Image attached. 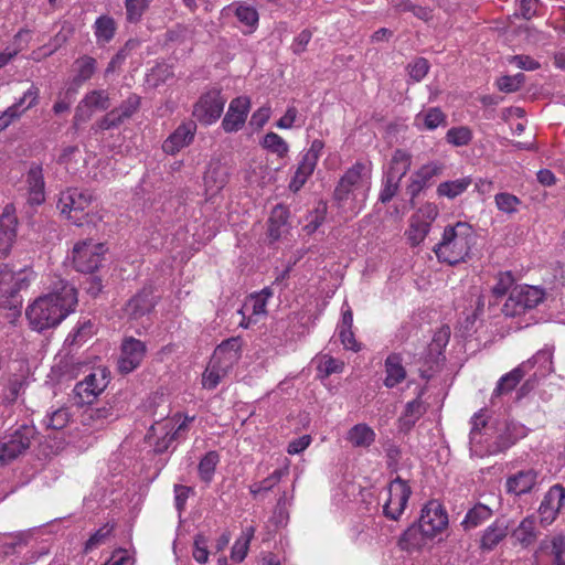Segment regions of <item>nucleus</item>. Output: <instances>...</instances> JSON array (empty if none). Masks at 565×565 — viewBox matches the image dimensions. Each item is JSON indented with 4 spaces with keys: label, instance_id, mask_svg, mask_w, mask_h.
Masks as SVG:
<instances>
[{
    "label": "nucleus",
    "instance_id": "obj_1",
    "mask_svg": "<svg viewBox=\"0 0 565 565\" xmlns=\"http://www.w3.org/2000/svg\"><path fill=\"white\" fill-rule=\"evenodd\" d=\"M50 288L47 295L39 297L26 309L32 329L39 332L60 324L77 305L76 288L67 280L56 278Z\"/></svg>",
    "mask_w": 565,
    "mask_h": 565
},
{
    "label": "nucleus",
    "instance_id": "obj_2",
    "mask_svg": "<svg viewBox=\"0 0 565 565\" xmlns=\"http://www.w3.org/2000/svg\"><path fill=\"white\" fill-rule=\"evenodd\" d=\"M35 278L30 266L15 267L0 265V308L14 309L19 312L22 306L20 292L29 288Z\"/></svg>",
    "mask_w": 565,
    "mask_h": 565
},
{
    "label": "nucleus",
    "instance_id": "obj_3",
    "mask_svg": "<svg viewBox=\"0 0 565 565\" xmlns=\"http://www.w3.org/2000/svg\"><path fill=\"white\" fill-rule=\"evenodd\" d=\"M191 420L193 417H185L177 425L174 418L161 417L150 426L146 439L153 447L156 454H163L170 448L174 450L178 441L185 437L188 422Z\"/></svg>",
    "mask_w": 565,
    "mask_h": 565
},
{
    "label": "nucleus",
    "instance_id": "obj_4",
    "mask_svg": "<svg viewBox=\"0 0 565 565\" xmlns=\"http://www.w3.org/2000/svg\"><path fill=\"white\" fill-rule=\"evenodd\" d=\"M92 201L93 195L89 191L71 188L61 192L56 206L67 220L77 226H83L92 222L86 211Z\"/></svg>",
    "mask_w": 565,
    "mask_h": 565
},
{
    "label": "nucleus",
    "instance_id": "obj_5",
    "mask_svg": "<svg viewBox=\"0 0 565 565\" xmlns=\"http://www.w3.org/2000/svg\"><path fill=\"white\" fill-rule=\"evenodd\" d=\"M545 298V291L536 286H515L502 307L505 317H516L537 307Z\"/></svg>",
    "mask_w": 565,
    "mask_h": 565
},
{
    "label": "nucleus",
    "instance_id": "obj_6",
    "mask_svg": "<svg viewBox=\"0 0 565 565\" xmlns=\"http://www.w3.org/2000/svg\"><path fill=\"white\" fill-rule=\"evenodd\" d=\"M109 383L106 369L98 367L78 382L73 390V402L77 406L90 405Z\"/></svg>",
    "mask_w": 565,
    "mask_h": 565
},
{
    "label": "nucleus",
    "instance_id": "obj_7",
    "mask_svg": "<svg viewBox=\"0 0 565 565\" xmlns=\"http://www.w3.org/2000/svg\"><path fill=\"white\" fill-rule=\"evenodd\" d=\"M38 435L33 425L23 424L0 439V447L9 463L23 455Z\"/></svg>",
    "mask_w": 565,
    "mask_h": 565
},
{
    "label": "nucleus",
    "instance_id": "obj_8",
    "mask_svg": "<svg viewBox=\"0 0 565 565\" xmlns=\"http://www.w3.org/2000/svg\"><path fill=\"white\" fill-rule=\"evenodd\" d=\"M141 98L137 94H130L121 104L97 120L92 129L109 130L119 127L127 119L131 118L140 108Z\"/></svg>",
    "mask_w": 565,
    "mask_h": 565
},
{
    "label": "nucleus",
    "instance_id": "obj_9",
    "mask_svg": "<svg viewBox=\"0 0 565 565\" xmlns=\"http://www.w3.org/2000/svg\"><path fill=\"white\" fill-rule=\"evenodd\" d=\"M387 489L388 499L383 505V514L390 520L397 521L407 507L412 489L399 476L390 482Z\"/></svg>",
    "mask_w": 565,
    "mask_h": 565
},
{
    "label": "nucleus",
    "instance_id": "obj_10",
    "mask_svg": "<svg viewBox=\"0 0 565 565\" xmlns=\"http://www.w3.org/2000/svg\"><path fill=\"white\" fill-rule=\"evenodd\" d=\"M226 99L213 89L200 97L193 107V116L204 125L215 122L222 115Z\"/></svg>",
    "mask_w": 565,
    "mask_h": 565
},
{
    "label": "nucleus",
    "instance_id": "obj_11",
    "mask_svg": "<svg viewBox=\"0 0 565 565\" xmlns=\"http://www.w3.org/2000/svg\"><path fill=\"white\" fill-rule=\"evenodd\" d=\"M146 344L132 337L124 339L117 367L120 374H129L140 366L146 355Z\"/></svg>",
    "mask_w": 565,
    "mask_h": 565
},
{
    "label": "nucleus",
    "instance_id": "obj_12",
    "mask_svg": "<svg viewBox=\"0 0 565 565\" xmlns=\"http://www.w3.org/2000/svg\"><path fill=\"white\" fill-rule=\"evenodd\" d=\"M444 167L436 162H429L422 166L409 178V183L406 186V194L409 195L411 205L415 206V199L419 193L429 188L434 179L441 174Z\"/></svg>",
    "mask_w": 565,
    "mask_h": 565
},
{
    "label": "nucleus",
    "instance_id": "obj_13",
    "mask_svg": "<svg viewBox=\"0 0 565 565\" xmlns=\"http://www.w3.org/2000/svg\"><path fill=\"white\" fill-rule=\"evenodd\" d=\"M526 428L522 424L515 422H505L498 428V435L494 440L487 446L488 455H498L507 451L519 439L526 436Z\"/></svg>",
    "mask_w": 565,
    "mask_h": 565
},
{
    "label": "nucleus",
    "instance_id": "obj_14",
    "mask_svg": "<svg viewBox=\"0 0 565 565\" xmlns=\"http://www.w3.org/2000/svg\"><path fill=\"white\" fill-rule=\"evenodd\" d=\"M418 523L424 534L434 537L448 525V515L437 501H430L423 508Z\"/></svg>",
    "mask_w": 565,
    "mask_h": 565
},
{
    "label": "nucleus",
    "instance_id": "obj_15",
    "mask_svg": "<svg viewBox=\"0 0 565 565\" xmlns=\"http://www.w3.org/2000/svg\"><path fill=\"white\" fill-rule=\"evenodd\" d=\"M452 244L455 247H471L477 244V234L472 226L466 222H457L446 226L443 238L434 247H445Z\"/></svg>",
    "mask_w": 565,
    "mask_h": 565
},
{
    "label": "nucleus",
    "instance_id": "obj_16",
    "mask_svg": "<svg viewBox=\"0 0 565 565\" xmlns=\"http://www.w3.org/2000/svg\"><path fill=\"white\" fill-rule=\"evenodd\" d=\"M565 504V487L562 484H554L545 493L540 508L539 515L541 523L544 525L551 524L557 516L559 510Z\"/></svg>",
    "mask_w": 565,
    "mask_h": 565
},
{
    "label": "nucleus",
    "instance_id": "obj_17",
    "mask_svg": "<svg viewBox=\"0 0 565 565\" xmlns=\"http://www.w3.org/2000/svg\"><path fill=\"white\" fill-rule=\"evenodd\" d=\"M250 107L248 97L239 96L234 98L225 114L222 127L226 132H235L239 130L246 121Z\"/></svg>",
    "mask_w": 565,
    "mask_h": 565
},
{
    "label": "nucleus",
    "instance_id": "obj_18",
    "mask_svg": "<svg viewBox=\"0 0 565 565\" xmlns=\"http://www.w3.org/2000/svg\"><path fill=\"white\" fill-rule=\"evenodd\" d=\"M196 131V124L192 120L182 122L163 142L162 150L168 154H174L189 146Z\"/></svg>",
    "mask_w": 565,
    "mask_h": 565
},
{
    "label": "nucleus",
    "instance_id": "obj_19",
    "mask_svg": "<svg viewBox=\"0 0 565 565\" xmlns=\"http://www.w3.org/2000/svg\"><path fill=\"white\" fill-rule=\"evenodd\" d=\"M365 166L356 162L341 177L333 192V198L339 205L348 200L353 189L361 182Z\"/></svg>",
    "mask_w": 565,
    "mask_h": 565
},
{
    "label": "nucleus",
    "instance_id": "obj_20",
    "mask_svg": "<svg viewBox=\"0 0 565 565\" xmlns=\"http://www.w3.org/2000/svg\"><path fill=\"white\" fill-rule=\"evenodd\" d=\"M38 98L39 88L32 84L23 96L0 116V131L6 129L14 119L19 118L24 110L34 106L38 103Z\"/></svg>",
    "mask_w": 565,
    "mask_h": 565
},
{
    "label": "nucleus",
    "instance_id": "obj_21",
    "mask_svg": "<svg viewBox=\"0 0 565 565\" xmlns=\"http://www.w3.org/2000/svg\"><path fill=\"white\" fill-rule=\"evenodd\" d=\"M156 306V300L151 288H142L126 303L125 315L132 320H137L149 313Z\"/></svg>",
    "mask_w": 565,
    "mask_h": 565
},
{
    "label": "nucleus",
    "instance_id": "obj_22",
    "mask_svg": "<svg viewBox=\"0 0 565 565\" xmlns=\"http://www.w3.org/2000/svg\"><path fill=\"white\" fill-rule=\"evenodd\" d=\"M28 385V369L21 370L20 373L10 374L1 393V403L6 406L13 405L24 394Z\"/></svg>",
    "mask_w": 565,
    "mask_h": 565
},
{
    "label": "nucleus",
    "instance_id": "obj_23",
    "mask_svg": "<svg viewBox=\"0 0 565 565\" xmlns=\"http://www.w3.org/2000/svg\"><path fill=\"white\" fill-rule=\"evenodd\" d=\"M28 202L40 205L45 201V182L42 167L33 164L26 173Z\"/></svg>",
    "mask_w": 565,
    "mask_h": 565
},
{
    "label": "nucleus",
    "instance_id": "obj_24",
    "mask_svg": "<svg viewBox=\"0 0 565 565\" xmlns=\"http://www.w3.org/2000/svg\"><path fill=\"white\" fill-rule=\"evenodd\" d=\"M18 217L13 204H7L0 215V246L11 247L17 238Z\"/></svg>",
    "mask_w": 565,
    "mask_h": 565
},
{
    "label": "nucleus",
    "instance_id": "obj_25",
    "mask_svg": "<svg viewBox=\"0 0 565 565\" xmlns=\"http://www.w3.org/2000/svg\"><path fill=\"white\" fill-rule=\"evenodd\" d=\"M289 210L282 204H277L270 213L268 220V237L273 244L279 241L288 232Z\"/></svg>",
    "mask_w": 565,
    "mask_h": 565
},
{
    "label": "nucleus",
    "instance_id": "obj_26",
    "mask_svg": "<svg viewBox=\"0 0 565 565\" xmlns=\"http://www.w3.org/2000/svg\"><path fill=\"white\" fill-rule=\"evenodd\" d=\"M527 365H530V362H522L512 371L501 376L497 383L495 388L493 390L491 401L493 402L494 398L511 393L522 381V379L529 373Z\"/></svg>",
    "mask_w": 565,
    "mask_h": 565
},
{
    "label": "nucleus",
    "instance_id": "obj_27",
    "mask_svg": "<svg viewBox=\"0 0 565 565\" xmlns=\"http://www.w3.org/2000/svg\"><path fill=\"white\" fill-rule=\"evenodd\" d=\"M509 523L505 519H497L482 533L480 548L482 551L494 550L508 535Z\"/></svg>",
    "mask_w": 565,
    "mask_h": 565
},
{
    "label": "nucleus",
    "instance_id": "obj_28",
    "mask_svg": "<svg viewBox=\"0 0 565 565\" xmlns=\"http://www.w3.org/2000/svg\"><path fill=\"white\" fill-rule=\"evenodd\" d=\"M537 473L533 469L522 470L511 476L507 480V491L509 493L521 495L530 492L536 483Z\"/></svg>",
    "mask_w": 565,
    "mask_h": 565
},
{
    "label": "nucleus",
    "instance_id": "obj_29",
    "mask_svg": "<svg viewBox=\"0 0 565 565\" xmlns=\"http://www.w3.org/2000/svg\"><path fill=\"white\" fill-rule=\"evenodd\" d=\"M427 407L420 398V395L417 398L408 402L405 405L404 412L398 418V428L401 431L408 433L416 422L426 413Z\"/></svg>",
    "mask_w": 565,
    "mask_h": 565
},
{
    "label": "nucleus",
    "instance_id": "obj_30",
    "mask_svg": "<svg viewBox=\"0 0 565 565\" xmlns=\"http://www.w3.org/2000/svg\"><path fill=\"white\" fill-rule=\"evenodd\" d=\"M385 380L384 385L393 388L406 379V370L403 366V359L397 353H391L385 359Z\"/></svg>",
    "mask_w": 565,
    "mask_h": 565
},
{
    "label": "nucleus",
    "instance_id": "obj_31",
    "mask_svg": "<svg viewBox=\"0 0 565 565\" xmlns=\"http://www.w3.org/2000/svg\"><path fill=\"white\" fill-rule=\"evenodd\" d=\"M74 267L81 273H93L102 262V254L94 249H72Z\"/></svg>",
    "mask_w": 565,
    "mask_h": 565
},
{
    "label": "nucleus",
    "instance_id": "obj_32",
    "mask_svg": "<svg viewBox=\"0 0 565 565\" xmlns=\"http://www.w3.org/2000/svg\"><path fill=\"white\" fill-rule=\"evenodd\" d=\"M231 12L235 14L242 24L250 28L252 30H254L258 24L259 15L253 6L244 2H233L222 10L223 14H230Z\"/></svg>",
    "mask_w": 565,
    "mask_h": 565
},
{
    "label": "nucleus",
    "instance_id": "obj_33",
    "mask_svg": "<svg viewBox=\"0 0 565 565\" xmlns=\"http://www.w3.org/2000/svg\"><path fill=\"white\" fill-rule=\"evenodd\" d=\"M116 417L117 414H115L114 408L106 404L102 407H87L81 416V422L85 426L99 427L103 426L105 422L111 420Z\"/></svg>",
    "mask_w": 565,
    "mask_h": 565
},
{
    "label": "nucleus",
    "instance_id": "obj_34",
    "mask_svg": "<svg viewBox=\"0 0 565 565\" xmlns=\"http://www.w3.org/2000/svg\"><path fill=\"white\" fill-rule=\"evenodd\" d=\"M428 539H433V536L424 534V531H422V525L416 522L404 531L398 541V545L402 550L413 551L425 545Z\"/></svg>",
    "mask_w": 565,
    "mask_h": 565
},
{
    "label": "nucleus",
    "instance_id": "obj_35",
    "mask_svg": "<svg viewBox=\"0 0 565 565\" xmlns=\"http://www.w3.org/2000/svg\"><path fill=\"white\" fill-rule=\"evenodd\" d=\"M228 180V173L224 166L218 161L211 162L204 173V184L206 190L217 192L225 186Z\"/></svg>",
    "mask_w": 565,
    "mask_h": 565
},
{
    "label": "nucleus",
    "instance_id": "obj_36",
    "mask_svg": "<svg viewBox=\"0 0 565 565\" xmlns=\"http://www.w3.org/2000/svg\"><path fill=\"white\" fill-rule=\"evenodd\" d=\"M493 514L491 508L483 503H477L466 513L465 519L461 522V526L465 531L476 529L490 520Z\"/></svg>",
    "mask_w": 565,
    "mask_h": 565
},
{
    "label": "nucleus",
    "instance_id": "obj_37",
    "mask_svg": "<svg viewBox=\"0 0 565 565\" xmlns=\"http://www.w3.org/2000/svg\"><path fill=\"white\" fill-rule=\"evenodd\" d=\"M74 34V26L70 22H64L62 24L61 30L51 39L50 43L42 46L38 52H33L36 54L35 58L40 56H50L60 47H62Z\"/></svg>",
    "mask_w": 565,
    "mask_h": 565
},
{
    "label": "nucleus",
    "instance_id": "obj_38",
    "mask_svg": "<svg viewBox=\"0 0 565 565\" xmlns=\"http://www.w3.org/2000/svg\"><path fill=\"white\" fill-rule=\"evenodd\" d=\"M411 166L412 156L402 149H397L392 156L388 169L385 174L402 181V179L409 171Z\"/></svg>",
    "mask_w": 565,
    "mask_h": 565
},
{
    "label": "nucleus",
    "instance_id": "obj_39",
    "mask_svg": "<svg viewBox=\"0 0 565 565\" xmlns=\"http://www.w3.org/2000/svg\"><path fill=\"white\" fill-rule=\"evenodd\" d=\"M347 440L354 447L367 448L374 443L375 433L366 424H356L348 431Z\"/></svg>",
    "mask_w": 565,
    "mask_h": 565
},
{
    "label": "nucleus",
    "instance_id": "obj_40",
    "mask_svg": "<svg viewBox=\"0 0 565 565\" xmlns=\"http://www.w3.org/2000/svg\"><path fill=\"white\" fill-rule=\"evenodd\" d=\"M222 361L213 355L212 361L202 375V384L204 388L214 390L221 380L227 374V365L223 366Z\"/></svg>",
    "mask_w": 565,
    "mask_h": 565
},
{
    "label": "nucleus",
    "instance_id": "obj_41",
    "mask_svg": "<svg viewBox=\"0 0 565 565\" xmlns=\"http://www.w3.org/2000/svg\"><path fill=\"white\" fill-rule=\"evenodd\" d=\"M430 231V226L426 222L422 221L418 215H412L409 218L408 228L405 232L407 242L413 246H417L424 242L425 237Z\"/></svg>",
    "mask_w": 565,
    "mask_h": 565
},
{
    "label": "nucleus",
    "instance_id": "obj_42",
    "mask_svg": "<svg viewBox=\"0 0 565 565\" xmlns=\"http://www.w3.org/2000/svg\"><path fill=\"white\" fill-rule=\"evenodd\" d=\"M116 23L109 15H102L94 23V33L98 44L108 43L115 35Z\"/></svg>",
    "mask_w": 565,
    "mask_h": 565
},
{
    "label": "nucleus",
    "instance_id": "obj_43",
    "mask_svg": "<svg viewBox=\"0 0 565 565\" xmlns=\"http://www.w3.org/2000/svg\"><path fill=\"white\" fill-rule=\"evenodd\" d=\"M254 534V526H247L243 530L242 534L239 535V537H237L234 545L232 546L231 558L234 562L241 563L245 559L248 552L249 543Z\"/></svg>",
    "mask_w": 565,
    "mask_h": 565
},
{
    "label": "nucleus",
    "instance_id": "obj_44",
    "mask_svg": "<svg viewBox=\"0 0 565 565\" xmlns=\"http://www.w3.org/2000/svg\"><path fill=\"white\" fill-rule=\"evenodd\" d=\"M512 537L520 544L527 546L535 541V520L527 516L521 521L516 529L512 532Z\"/></svg>",
    "mask_w": 565,
    "mask_h": 565
},
{
    "label": "nucleus",
    "instance_id": "obj_45",
    "mask_svg": "<svg viewBox=\"0 0 565 565\" xmlns=\"http://www.w3.org/2000/svg\"><path fill=\"white\" fill-rule=\"evenodd\" d=\"M241 352V342L238 338H231L223 341L214 351L215 358L218 360L233 363L237 361Z\"/></svg>",
    "mask_w": 565,
    "mask_h": 565
},
{
    "label": "nucleus",
    "instance_id": "obj_46",
    "mask_svg": "<svg viewBox=\"0 0 565 565\" xmlns=\"http://www.w3.org/2000/svg\"><path fill=\"white\" fill-rule=\"evenodd\" d=\"M417 122H423L425 129L434 130L439 126L447 125V117L439 107H431L426 111H422L416 116Z\"/></svg>",
    "mask_w": 565,
    "mask_h": 565
},
{
    "label": "nucleus",
    "instance_id": "obj_47",
    "mask_svg": "<svg viewBox=\"0 0 565 565\" xmlns=\"http://www.w3.org/2000/svg\"><path fill=\"white\" fill-rule=\"evenodd\" d=\"M471 184L470 178L457 179L454 181L441 182L437 186V194L439 196H446L448 199H455L462 194L468 186Z\"/></svg>",
    "mask_w": 565,
    "mask_h": 565
},
{
    "label": "nucleus",
    "instance_id": "obj_48",
    "mask_svg": "<svg viewBox=\"0 0 565 565\" xmlns=\"http://www.w3.org/2000/svg\"><path fill=\"white\" fill-rule=\"evenodd\" d=\"M218 461L220 456L214 450L206 452L200 460L198 471L203 482L209 484L212 481Z\"/></svg>",
    "mask_w": 565,
    "mask_h": 565
},
{
    "label": "nucleus",
    "instance_id": "obj_49",
    "mask_svg": "<svg viewBox=\"0 0 565 565\" xmlns=\"http://www.w3.org/2000/svg\"><path fill=\"white\" fill-rule=\"evenodd\" d=\"M439 263L456 266L469 257L468 249H431Z\"/></svg>",
    "mask_w": 565,
    "mask_h": 565
},
{
    "label": "nucleus",
    "instance_id": "obj_50",
    "mask_svg": "<svg viewBox=\"0 0 565 565\" xmlns=\"http://www.w3.org/2000/svg\"><path fill=\"white\" fill-rule=\"evenodd\" d=\"M327 216V204L319 202L307 216V224L302 227L306 235L310 236L323 224Z\"/></svg>",
    "mask_w": 565,
    "mask_h": 565
},
{
    "label": "nucleus",
    "instance_id": "obj_51",
    "mask_svg": "<svg viewBox=\"0 0 565 565\" xmlns=\"http://www.w3.org/2000/svg\"><path fill=\"white\" fill-rule=\"evenodd\" d=\"M75 65L77 67V74L74 78V82L76 84H82L94 75L97 62L94 57L84 55L75 61Z\"/></svg>",
    "mask_w": 565,
    "mask_h": 565
},
{
    "label": "nucleus",
    "instance_id": "obj_52",
    "mask_svg": "<svg viewBox=\"0 0 565 565\" xmlns=\"http://www.w3.org/2000/svg\"><path fill=\"white\" fill-rule=\"evenodd\" d=\"M82 102L92 110H107L110 106L109 95L104 89L87 93Z\"/></svg>",
    "mask_w": 565,
    "mask_h": 565
},
{
    "label": "nucleus",
    "instance_id": "obj_53",
    "mask_svg": "<svg viewBox=\"0 0 565 565\" xmlns=\"http://www.w3.org/2000/svg\"><path fill=\"white\" fill-rule=\"evenodd\" d=\"M262 146L280 158H284L289 151L288 143L275 132L266 134L262 141Z\"/></svg>",
    "mask_w": 565,
    "mask_h": 565
},
{
    "label": "nucleus",
    "instance_id": "obj_54",
    "mask_svg": "<svg viewBox=\"0 0 565 565\" xmlns=\"http://www.w3.org/2000/svg\"><path fill=\"white\" fill-rule=\"evenodd\" d=\"M70 412L66 407H60L46 414L43 419L44 425L47 428L55 430L63 429L70 422Z\"/></svg>",
    "mask_w": 565,
    "mask_h": 565
},
{
    "label": "nucleus",
    "instance_id": "obj_55",
    "mask_svg": "<svg viewBox=\"0 0 565 565\" xmlns=\"http://www.w3.org/2000/svg\"><path fill=\"white\" fill-rule=\"evenodd\" d=\"M552 359L553 352L551 349L545 348L537 351L531 359L525 361L530 362V365H527V372H530L535 365L540 366L542 374L551 372L553 363Z\"/></svg>",
    "mask_w": 565,
    "mask_h": 565
},
{
    "label": "nucleus",
    "instance_id": "obj_56",
    "mask_svg": "<svg viewBox=\"0 0 565 565\" xmlns=\"http://www.w3.org/2000/svg\"><path fill=\"white\" fill-rule=\"evenodd\" d=\"M285 475V471L281 469L275 470L271 475H269L267 478L259 482H255L249 487L250 493L256 497L257 494H260L262 492H268L270 491L281 479V477Z\"/></svg>",
    "mask_w": 565,
    "mask_h": 565
},
{
    "label": "nucleus",
    "instance_id": "obj_57",
    "mask_svg": "<svg viewBox=\"0 0 565 565\" xmlns=\"http://www.w3.org/2000/svg\"><path fill=\"white\" fill-rule=\"evenodd\" d=\"M472 139V132L468 127L450 128L446 134V140L456 147L467 146Z\"/></svg>",
    "mask_w": 565,
    "mask_h": 565
},
{
    "label": "nucleus",
    "instance_id": "obj_58",
    "mask_svg": "<svg viewBox=\"0 0 565 565\" xmlns=\"http://www.w3.org/2000/svg\"><path fill=\"white\" fill-rule=\"evenodd\" d=\"M482 429H488V418L484 409H480L471 418L470 444L481 443Z\"/></svg>",
    "mask_w": 565,
    "mask_h": 565
},
{
    "label": "nucleus",
    "instance_id": "obj_59",
    "mask_svg": "<svg viewBox=\"0 0 565 565\" xmlns=\"http://www.w3.org/2000/svg\"><path fill=\"white\" fill-rule=\"evenodd\" d=\"M401 181L396 178H392L387 174L383 178L382 189L379 195V200L382 203H388L398 192Z\"/></svg>",
    "mask_w": 565,
    "mask_h": 565
},
{
    "label": "nucleus",
    "instance_id": "obj_60",
    "mask_svg": "<svg viewBox=\"0 0 565 565\" xmlns=\"http://www.w3.org/2000/svg\"><path fill=\"white\" fill-rule=\"evenodd\" d=\"M525 82V75L523 73L515 74L513 76H502L498 79L497 85L501 92L513 93L521 88Z\"/></svg>",
    "mask_w": 565,
    "mask_h": 565
},
{
    "label": "nucleus",
    "instance_id": "obj_61",
    "mask_svg": "<svg viewBox=\"0 0 565 565\" xmlns=\"http://www.w3.org/2000/svg\"><path fill=\"white\" fill-rule=\"evenodd\" d=\"M515 278L511 271L499 273L497 282L492 287V294L495 297L504 296L514 285Z\"/></svg>",
    "mask_w": 565,
    "mask_h": 565
},
{
    "label": "nucleus",
    "instance_id": "obj_62",
    "mask_svg": "<svg viewBox=\"0 0 565 565\" xmlns=\"http://www.w3.org/2000/svg\"><path fill=\"white\" fill-rule=\"evenodd\" d=\"M126 15L131 23H137L148 7V0H126Z\"/></svg>",
    "mask_w": 565,
    "mask_h": 565
},
{
    "label": "nucleus",
    "instance_id": "obj_63",
    "mask_svg": "<svg viewBox=\"0 0 565 565\" xmlns=\"http://www.w3.org/2000/svg\"><path fill=\"white\" fill-rule=\"evenodd\" d=\"M407 71L414 82H420L429 71V63L424 57H417L408 64Z\"/></svg>",
    "mask_w": 565,
    "mask_h": 565
},
{
    "label": "nucleus",
    "instance_id": "obj_64",
    "mask_svg": "<svg viewBox=\"0 0 565 565\" xmlns=\"http://www.w3.org/2000/svg\"><path fill=\"white\" fill-rule=\"evenodd\" d=\"M209 540L203 534H196L193 543V557L200 564H205L209 559Z\"/></svg>",
    "mask_w": 565,
    "mask_h": 565
}]
</instances>
